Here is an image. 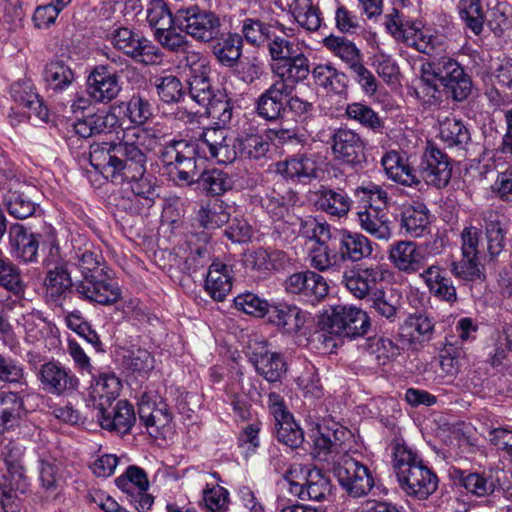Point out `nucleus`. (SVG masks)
Segmentation results:
<instances>
[{"label": "nucleus", "instance_id": "f257e3e1", "mask_svg": "<svg viewBox=\"0 0 512 512\" xmlns=\"http://www.w3.org/2000/svg\"><path fill=\"white\" fill-rule=\"evenodd\" d=\"M155 144L151 130L141 126L128 127L122 131L119 143L101 142L90 146L89 161L96 169H100V163L96 159L105 157L108 166H120L129 176L140 175L146 171L147 152Z\"/></svg>", "mask_w": 512, "mask_h": 512}, {"label": "nucleus", "instance_id": "f03ea898", "mask_svg": "<svg viewBox=\"0 0 512 512\" xmlns=\"http://www.w3.org/2000/svg\"><path fill=\"white\" fill-rule=\"evenodd\" d=\"M393 467L399 486L408 497L423 501L438 488L437 475L405 443L394 445Z\"/></svg>", "mask_w": 512, "mask_h": 512}, {"label": "nucleus", "instance_id": "7ed1b4c3", "mask_svg": "<svg viewBox=\"0 0 512 512\" xmlns=\"http://www.w3.org/2000/svg\"><path fill=\"white\" fill-rule=\"evenodd\" d=\"M285 34H275L267 44L271 57V71L277 79L300 83L310 74V62L303 43Z\"/></svg>", "mask_w": 512, "mask_h": 512}, {"label": "nucleus", "instance_id": "20e7f679", "mask_svg": "<svg viewBox=\"0 0 512 512\" xmlns=\"http://www.w3.org/2000/svg\"><path fill=\"white\" fill-rule=\"evenodd\" d=\"M0 191L11 216L26 219L34 214L36 205L31 194L35 187L4 154H0Z\"/></svg>", "mask_w": 512, "mask_h": 512}, {"label": "nucleus", "instance_id": "39448f33", "mask_svg": "<svg viewBox=\"0 0 512 512\" xmlns=\"http://www.w3.org/2000/svg\"><path fill=\"white\" fill-rule=\"evenodd\" d=\"M78 267L82 279L75 288L81 298L101 305H112L120 300V287L115 281L106 278L97 255L90 251L84 252L79 258Z\"/></svg>", "mask_w": 512, "mask_h": 512}, {"label": "nucleus", "instance_id": "423d86ee", "mask_svg": "<svg viewBox=\"0 0 512 512\" xmlns=\"http://www.w3.org/2000/svg\"><path fill=\"white\" fill-rule=\"evenodd\" d=\"M99 157L96 159L100 163V169L97 170L105 179L115 184L127 182L130 185L132 197L128 199V206L125 208L132 214H142L148 211L158 197L156 189L152 181L145 176V171L135 177H130L132 173L126 175V171L120 166H108L104 159Z\"/></svg>", "mask_w": 512, "mask_h": 512}, {"label": "nucleus", "instance_id": "0eeeda50", "mask_svg": "<svg viewBox=\"0 0 512 512\" xmlns=\"http://www.w3.org/2000/svg\"><path fill=\"white\" fill-rule=\"evenodd\" d=\"M322 44L334 57L341 60L366 93L376 92L377 80L364 65V55L353 41L331 34L323 39Z\"/></svg>", "mask_w": 512, "mask_h": 512}, {"label": "nucleus", "instance_id": "6e6552de", "mask_svg": "<svg viewBox=\"0 0 512 512\" xmlns=\"http://www.w3.org/2000/svg\"><path fill=\"white\" fill-rule=\"evenodd\" d=\"M320 326L323 332L319 339L326 342L332 341V337H327L325 332L349 338L362 336L368 331L370 320L367 313L359 308L337 305L329 314L322 316Z\"/></svg>", "mask_w": 512, "mask_h": 512}, {"label": "nucleus", "instance_id": "1a4fd4ad", "mask_svg": "<svg viewBox=\"0 0 512 512\" xmlns=\"http://www.w3.org/2000/svg\"><path fill=\"white\" fill-rule=\"evenodd\" d=\"M196 148L186 140L171 141L164 146L160 160L178 185H190L197 180Z\"/></svg>", "mask_w": 512, "mask_h": 512}, {"label": "nucleus", "instance_id": "9d476101", "mask_svg": "<svg viewBox=\"0 0 512 512\" xmlns=\"http://www.w3.org/2000/svg\"><path fill=\"white\" fill-rule=\"evenodd\" d=\"M176 25L181 32L201 43L214 42L221 37L220 17L215 12L197 5L178 9Z\"/></svg>", "mask_w": 512, "mask_h": 512}, {"label": "nucleus", "instance_id": "9b49d317", "mask_svg": "<svg viewBox=\"0 0 512 512\" xmlns=\"http://www.w3.org/2000/svg\"><path fill=\"white\" fill-rule=\"evenodd\" d=\"M385 18L386 29L396 41L404 43L423 54L433 52L436 38L423 31L420 21L410 19L396 9L386 15Z\"/></svg>", "mask_w": 512, "mask_h": 512}, {"label": "nucleus", "instance_id": "f8f14e48", "mask_svg": "<svg viewBox=\"0 0 512 512\" xmlns=\"http://www.w3.org/2000/svg\"><path fill=\"white\" fill-rule=\"evenodd\" d=\"M4 465L9 474L8 495L1 499L4 512H17L19 505L16 502L17 493L24 494L30 485L24 465V449L18 445H9L4 458Z\"/></svg>", "mask_w": 512, "mask_h": 512}, {"label": "nucleus", "instance_id": "ddd939ff", "mask_svg": "<svg viewBox=\"0 0 512 512\" xmlns=\"http://www.w3.org/2000/svg\"><path fill=\"white\" fill-rule=\"evenodd\" d=\"M334 474L342 488L354 498L367 495L374 486L369 468L349 455L341 457L336 463Z\"/></svg>", "mask_w": 512, "mask_h": 512}, {"label": "nucleus", "instance_id": "4468645a", "mask_svg": "<svg viewBox=\"0 0 512 512\" xmlns=\"http://www.w3.org/2000/svg\"><path fill=\"white\" fill-rule=\"evenodd\" d=\"M432 76L437 79L453 100L461 102L471 93L472 81L463 67L450 57H441L433 65Z\"/></svg>", "mask_w": 512, "mask_h": 512}, {"label": "nucleus", "instance_id": "2eb2a0df", "mask_svg": "<svg viewBox=\"0 0 512 512\" xmlns=\"http://www.w3.org/2000/svg\"><path fill=\"white\" fill-rule=\"evenodd\" d=\"M113 46L133 60L146 64H156L160 61L159 49L145 37L139 36L129 28L121 27L111 34Z\"/></svg>", "mask_w": 512, "mask_h": 512}, {"label": "nucleus", "instance_id": "dca6fc26", "mask_svg": "<svg viewBox=\"0 0 512 512\" xmlns=\"http://www.w3.org/2000/svg\"><path fill=\"white\" fill-rule=\"evenodd\" d=\"M249 357L257 373L268 382H277L287 371V364L280 353L268 350L265 340H251L248 345Z\"/></svg>", "mask_w": 512, "mask_h": 512}, {"label": "nucleus", "instance_id": "f3484780", "mask_svg": "<svg viewBox=\"0 0 512 512\" xmlns=\"http://www.w3.org/2000/svg\"><path fill=\"white\" fill-rule=\"evenodd\" d=\"M297 83L276 79L256 100L257 114L267 120L275 121L283 117L286 110V98L290 96Z\"/></svg>", "mask_w": 512, "mask_h": 512}, {"label": "nucleus", "instance_id": "a211bd4d", "mask_svg": "<svg viewBox=\"0 0 512 512\" xmlns=\"http://www.w3.org/2000/svg\"><path fill=\"white\" fill-rule=\"evenodd\" d=\"M419 174L428 185L438 188L447 186L452 175L449 157L436 146L429 144L422 155Z\"/></svg>", "mask_w": 512, "mask_h": 512}, {"label": "nucleus", "instance_id": "6ab92c4d", "mask_svg": "<svg viewBox=\"0 0 512 512\" xmlns=\"http://www.w3.org/2000/svg\"><path fill=\"white\" fill-rule=\"evenodd\" d=\"M198 148L203 152L207 149L210 157L219 163H232L240 156L238 137L229 138L227 131L220 128L205 129L198 139Z\"/></svg>", "mask_w": 512, "mask_h": 512}, {"label": "nucleus", "instance_id": "aec40b11", "mask_svg": "<svg viewBox=\"0 0 512 512\" xmlns=\"http://www.w3.org/2000/svg\"><path fill=\"white\" fill-rule=\"evenodd\" d=\"M38 377L43 390L53 395H70L79 385L75 374L59 362L50 361L43 364Z\"/></svg>", "mask_w": 512, "mask_h": 512}, {"label": "nucleus", "instance_id": "412c9836", "mask_svg": "<svg viewBox=\"0 0 512 512\" xmlns=\"http://www.w3.org/2000/svg\"><path fill=\"white\" fill-rule=\"evenodd\" d=\"M140 422L153 438H165L171 431L172 416L163 402L156 404L149 396L143 395L138 404Z\"/></svg>", "mask_w": 512, "mask_h": 512}, {"label": "nucleus", "instance_id": "4be33fe9", "mask_svg": "<svg viewBox=\"0 0 512 512\" xmlns=\"http://www.w3.org/2000/svg\"><path fill=\"white\" fill-rule=\"evenodd\" d=\"M269 399L272 402L270 411L275 419V433L278 441L291 449L299 448L304 441L302 429L286 410L277 394L271 393Z\"/></svg>", "mask_w": 512, "mask_h": 512}, {"label": "nucleus", "instance_id": "5701e85b", "mask_svg": "<svg viewBox=\"0 0 512 512\" xmlns=\"http://www.w3.org/2000/svg\"><path fill=\"white\" fill-rule=\"evenodd\" d=\"M331 149L336 159L356 165L364 156L365 142L354 130L339 128L331 136Z\"/></svg>", "mask_w": 512, "mask_h": 512}, {"label": "nucleus", "instance_id": "b1692460", "mask_svg": "<svg viewBox=\"0 0 512 512\" xmlns=\"http://www.w3.org/2000/svg\"><path fill=\"white\" fill-rule=\"evenodd\" d=\"M382 278L379 266H358L343 273L342 283L355 298L365 299L376 290L377 284Z\"/></svg>", "mask_w": 512, "mask_h": 512}, {"label": "nucleus", "instance_id": "393cba45", "mask_svg": "<svg viewBox=\"0 0 512 512\" xmlns=\"http://www.w3.org/2000/svg\"><path fill=\"white\" fill-rule=\"evenodd\" d=\"M285 482L289 486L290 493L302 500L321 501L330 495L332 489L329 477L319 469L309 470L304 484L288 478H285Z\"/></svg>", "mask_w": 512, "mask_h": 512}, {"label": "nucleus", "instance_id": "a878e982", "mask_svg": "<svg viewBox=\"0 0 512 512\" xmlns=\"http://www.w3.org/2000/svg\"><path fill=\"white\" fill-rule=\"evenodd\" d=\"M389 259L399 271L414 274L424 265L421 249L412 241H397L390 246Z\"/></svg>", "mask_w": 512, "mask_h": 512}, {"label": "nucleus", "instance_id": "bb28decb", "mask_svg": "<svg viewBox=\"0 0 512 512\" xmlns=\"http://www.w3.org/2000/svg\"><path fill=\"white\" fill-rule=\"evenodd\" d=\"M356 215L360 228L366 233L379 240L387 241L391 238L392 222L386 210L370 203Z\"/></svg>", "mask_w": 512, "mask_h": 512}, {"label": "nucleus", "instance_id": "cd10ccee", "mask_svg": "<svg viewBox=\"0 0 512 512\" xmlns=\"http://www.w3.org/2000/svg\"><path fill=\"white\" fill-rule=\"evenodd\" d=\"M98 421L103 429L127 434L136 421L134 408L125 400L117 402L115 407L97 412Z\"/></svg>", "mask_w": 512, "mask_h": 512}, {"label": "nucleus", "instance_id": "c85d7f7f", "mask_svg": "<svg viewBox=\"0 0 512 512\" xmlns=\"http://www.w3.org/2000/svg\"><path fill=\"white\" fill-rule=\"evenodd\" d=\"M121 86L116 74L104 68L95 69L87 79V93L96 102L108 103L115 99Z\"/></svg>", "mask_w": 512, "mask_h": 512}, {"label": "nucleus", "instance_id": "c756f323", "mask_svg": "<svg viewBox=\"0 0 512 512\" xmlns=\"http://www.w3.org/2000/svg\"><path fill=\"white\" fill-rule=\"evenodd\" d=\"M11 254L14 258L25 263L37 260L39 239L38 235L29 232L24 226L14 224L9 229Z\"/></svg>", "mask_w": 512, "mask_h": 512}, {"label": "nucleus", "instance_id": "7c9ffc66", "mask_svg": "<svg viewBox=\"0 0 512 512\" xmlns=\"http://www.w3.org/2000/svg\"><path fill=\"white\" fill-rule=\"evenodd\" d=\"M314 205L331 216L341 218L350 211L352 200L343 190L321 187L314 192Z\"/></svg>", "mask_w": 512, "mask_h": 512}, {"label": "nucleus", "instance_id": "2f4dec72", "mask_svg": "<svg viewBox=\"0 0 512 512\" xmlns=\"http://www.w3.org/2000/svg\"><path fill=\"white\" fill-rule=\"evenodd\" d=\"M121 382L114 374H101L91 385L89 396L97 411L110 408L119 396Z\"/></svg>", "mask_w": 512, "mask_h": 512}, {"label": "nucleus", "instance_id": "473e14b6", "mask_svg": "<svg viewBox=\"0 0 512 512\" xmlns=\"http://www.w3.org/2000/svg\"><path fill=\"white\" fill-rule=\"evenodd\" d=\"M275 173L285 179L303 181L316 177V162L307 154H298L274 165Z\"/></svg>", "mask_w": 512, "mask_h": 512}, {"label": "nucleus", "instance_id": "72a5a7b5", "mask_svg": "<svg viewBox=\"0 0 512 512\" xmlns=\"http://www.w3.org/2000/svg\"><path fill=\"white\" fill-rule=\"evenodd\" d=\"M389 179L404 186H417L420 179L415 170L396 151L387 152L381 160Z\"/></svg>", "mask_w": 512, "mask_h": 512}, {"label": "nucleus", "instance_id": "f704fd0d", "mask_svg": "<svg viewBox=\"0 0 512 512\" xmlns=\"http://www.w3.org/2000/svg\"><path fill=\"white\" fill-rule=\"evenodd\" d=\"M232 269L226 264L214 262L210 265L205 290L216 301H223L232 289Z\"/></svg>", "mask_w": 512, "mask_h": 512}, {"label": "nucleus", "instance_id": "c9c22d12", "mask_svg": "<svg viewBox=\"0 0 512 512\" xmlns=\"http://www.w3.org/2000/svg\"><path fill=\"white\" fill-rule=\"evenodd\" d=\"M298 199L295 191L285 188L284 183H276L272 191L262 199V206L273 219L279 220Z\"/></svg>", "mask_w": 512, "mask_h": 512}, {"label": "nucleus", "instance_id": "e433bc0d", "mask_svg": "<svg viewBox=\"0 0 512 512\" xmlns=\"http://www.w3.org/2000/svg\"><path fill=\"white\" fill-rule=\"evenodd\" d=\"M241 31L248 43L260 46L265 42L268 43L275 36L276 31L286 35V31H293V29L287 28L279 22L268 24L259 19L246 18L242 22Z\"/></svg>", "mask_w": 512, "mask_h": 512}, {"label": "nucleus", "instance_id": "4c0bfd02", "mask_svg": "<svg viewBox=\"0 0 512 512\" xmlns=\"http://www.w3.org/2000/svg\"><path fill=\"white\" fill-rule=\"evenodd\" d=\"M72 287L70 274L65 265H57L45 278L46 301L60 306Z\"/></svg>", "mask_w": 512, "mask_h": 512}, {"label": "nucleus", "instance_id": "58836bf2", "mask_svg": "<svg viewBox=\"0 0 512 512\" xmlns=\"http://www.w3.org/2000/svg\"><path fill=\"white\" fill-rule=\"evenodd\" d=\"M269 321L287 334H296L304 326L307 314L296 306H273Z\"/></svg>", "mask_w": 512, "mask_h": 512}, {"label": "nucleus", "instance_id": "ea45409f", "mask_svg": "<svg viewBox=\"0 0 512 512\" xmlns=\"http://www.w3.org/2000/svg\"><path fill=\"white\" fill-rule=\"evenodd\" d=\"M372 250L370 240L364 235L346 230L340 232L339 253L342 259L357 262L369 257Z\"/></svg>", "mask_w": 512, "mask_h": 512}, {"label": "nucleus", "instance_id": "a19ab883", "mask_svg": "<svg viewBox=\"0 0 512 512\" xmlns=\"http://www.w3.org/2000/svg\"><path fill=\"white\" fill-rule=\"evenodd\" d=\"M43 79L48 89L60 93L73 84L75 74L63 60L54 59L45 65Z\"/></svg>", "mask_w": 512, "mask_h": 512}, {"label": "nucleus", "instance_id": "79ce46f5", "mask_svg": "<svg viewBox=\"0 0 512 512\" xmlns=\"http://www.w3.org/2000/svg\"><path fill=\"white\" fill-rule=\"evenodd\" d=\"M487 250L491 257L498 256L505 247L507 228L501 217L493 210L483 213Z\"/></svg>", "mask_w": 512, "mask_h": 512}, {"label": "nucleus", "instance_id": "37998d69", "mask_svg": "<svg viewBox=\"0 0 512 512\" xmlns=\"http://www.w3.org/2000/svg\"><path fill=\"white\" fill-rule=\"evenodd\" d=\"M213 53L217 60L224 66L232 67L242 55L243 40L237 33H224L214 40Z\"/></svg>", "mask_w": 512, "mask_h": 512}, {"label": "nucleus", "instance_id": "c03bdc74", "mask_svg": "<svg viewBox=\"0 0 512 512\" xmlns=\"http://www.w3.org/2000/svg\"><path fill=\"white\" fill-rule=\"evenodd\" d=\"M0 287L17 298H24L27 290L20 268L0 251Z\"/></svg>", "mask_w": 512, "mask_h": 512}, {"label": "nucleus", "instance_id": "a18cd8bd", "mask_svg": "<svg viewBox=\"0 0 512 512\" xmlns=\"http://www.w3.org/2000/svg\"><path fill=\"white\" fill-rule=\"evenodd\" d=\"M289 12L305 30L314 32L321 26L320 11L312 0H285Z\"/></svg>", "mask_w": 512, "mask_h": 512}, {"label": "nucleus", "instance_id": "49530a36", "mask_svg": "<svg viewBox=\"0 0 512 512\" xmlns=\"http://www.w3.org/2000/svg\"><path fill=\"white\" fill-rule=\"evenodd\" d=\"M429 212L423 203L415 202L404 207L401 214V226L414 237L424 234L429 225Z\"/></svg>", "mask_w": 512, "mask_h": 512}, {"label": "nucleus", "instance_id": "de8ad7c7", "mask_svg": "<svg viewBox=\"0 0 512 512\" xmlns=\"http://www.w3.org/2000/svg\"><path fill=\"white\" fill-rule=\"evenodd\" d=\"M230 212L223 201L215 199L203 204L197 212L196 220L207 230L220 228L229 222Z\"/></svg>", "mask_w": 512, "mask_h": 512}, {"label": "nucleus", "instance_id": "09e8293b", "mask_svg": "<svg viewBox=\"0 0 512 512\" xmlns=\"http://www.w3.org/2000/svg\"><path fill=\"white\" fill-rule=\"evenodd\" d=\"M11 96L23 107L31 111L41 120L48 118V109L43 105L38 94L33 91L32 84L28 81L17 82L11 86Z\"/></svg>", "mask_w": 512, "mask_h": 512}, {"label": "nucleus", "instance_id": "8fccbe9b", "mask_svg": "<svg viewBox=\"0 0 512 512\" xmlns=\"http://www.w3.org/2000/svg\"><path fill=\"white\" fill-rule=\"evenodd\" d=\"M434 323L423 314H412L402 326V335L411 343H423L432 339Z\"/></svg>", "mask_w": 512, "mask_h": 512}, {"label": "nucleus", "instance_id": "3c124183", "mask_svg": "<svg viewBox=\"0 0 512 512\" xmlns=\"http://www.w3.org/2000/svg\"><path fill=\"white\" fill-rule=\"evenodd\" d=\"M310 73L315 83L327 91L340 94L346 89V75L332 65L318 64L310 70Z\"/></svg>", "mask_w": 512, "mask_h": 512}, {"label": "nucleus", "instance_id": "603ef678", "mask_svg": "<svg viewBox=\"0 0 512 512\" xmlns=\"http://www.w3.org/2000/svg\"><path fill=\"white\" fill-rule=\"evenodd\" d=\"M439 137L448 147L459 149L465 148L471 139L467 127L456 118H446L440 123Z\"/></svg>", "mask_w": 512, "mask_h": 512}, {"label": "nucleus", "instance_id": "864d4df0", "mask_svg": "<svg viewBox=\"0 0 512 512\" xmlns=\"http://www.w3.org/2000/svg\"><path fill=\"white\" fill-rule=\"evenodd\" d=\"M22 410L23 400L18 394H0V433L18 424Z\"/></svg>", "mask_w": 512, "mask_h": 512}, {"label": "nucleus", "instance_id": "5fc2aeb1", "mask_svg": "<svg viewBox=\"0 0 512 512\" xmlns=\"http://www.w3.org/2000/svg\"><path fill=\"white\" fill-rule=\"evenodd\" d=\"M238 149L241 157L258 160L268 153L270 143L265 136L249 132L238 136Z\"/></svg>", "mask_w": 512, "mask_h": 512}, {"label": "nucleus", "instance_id": "6e6d98bb", "mask_svg": "<svg viewBox=\"0 0 512 512\" xmlns=\"http://www.w3.org/2000/svg\"><path fill=\"white\" fill-rule=\"evenodd\" d=\"M457 9L466 27L475 35H479L483 30L485 21V12L481 0H459Z\"/></svg>", "mask_w": 512, "mask_h": 512}, {"label": "nucleus", "instance_id": "4d7b16f0", "mask_svg": "<svg viewBox=\"0 0 512 512\" xmlns=\"http://www.w3.org/2000/svg\"><path fill=\"white\" fill-rule=\"evenodd\" d=\"M434 79L432 73L424 72L413 85V95L424 107L437 106L441 102V91Z\"/></svg>", "mask_w": 512, "mask_h": 512}, {"label": "nucleus", "instance_id": "13d9d810", "mask_svg": "<svg viewBox=\"0 0 512 512\" xmlns=\"http://www.w3.org/2000/svg\"><path fill=\"white\" fill-rule=\"evenodd\" d=\"M460 484L468 493L477 497L490 495L495 490V481L491 473H462L460 476Z\"/></svg>", "mask_w": 512, "mask_h": 512}, {"label": "nucleus", "instance_id": "bf43d9fd", "mask_svg": "<svg viewBox=\"0 0 512 512\" xmlns=\"http://www.w3.org/2000/svg\"><path fill=\"white\" fill-rule=\"evenodd\" d=\"M196 182L208 194L219 196L225 193L230 187L231 182L226 173L218 169L203 171Z\"/></svg>", "mask_w": 512, "mask_h": 512}, {"label": "nucleus", "instance_id": "052dcab7", "mask_svg": "<svg viewBox=\"0 0 512 512\" xmlns=\"http://www.w3.org/2000/svg\"><path fill=\"white\" fill-rule=\"evenodd\" d=\"M346 115L349 119L360 123L362 126L378 132L383 128V122L378 114L369 106L362 103L347 105Z\"/></svg>", "mask_w": 512, "mask_h": 512}, {"label": "nucleus", "instance_id": "680f3d73", "mask_svg": "<svg viewBox=\"0 0 512 512\" xmlns=\"http://www.w3.org/2000/svg\"><path fill=\"white\" fill-rule=\"evenodd\" d=\"M115 482L119 489L128 494H133L136 489L146 492L149 487L145 471L137 466H129L126 473L116 478Z\"/></svg>", "mask_w": 512, "mask_h": 512}, {"label": "nucleus", "instance_id": "e2e57ef3", "mask_svg": "<svg viewBox=\"0 0 512 512\" xmlns=\"http://www.w3.org/2000/svg\"><path fill=\"white\" fill-rule=\"evenodd\" d=\"M155 86L158 96L165 103L179 102L184 97L183 85L174 75L157 78Z\"/></svg>", "mask_w": 512, "mask_h": 512}, {"label": "nucleus", "instance_id": "0e129e2a", "mask_svg": "<svg viewBox=\"0 0 512 512\" xmlns=\"http://www.w3.org/2000/svg\"><path fill=\"white\" fill-rule=\"evenodd\" d=\"M234 305L238 310L256 317H263L266 314L269 315L273 307L270 306L266 300L250 292L235 297Z\"/></svg>", "mask_w": 512, "mask_h": 512}, {"label": "nucleus", "instance_id": "69168bd1", "mask_svg": "<svg viewBox=\"0 0 512 512\" xmlns=\"http://www.w3.org/2000/svg\"><path fill=\"white\" fill-rule=\"evenodd\" d=\"M39 479L42 488L46 491L54 492L58 489L62 482L60 468L55 459L39 460Z\"/></svg>", "mask_w": 512, "mask_h": 512}, {"label": "nucleus", "instance_id": "338daca9", "mask_svg": "<svg viewBox=\"0 0 512 512\" xmlns=\"http://www.w3.org/2000/svg\"><path fill=\"white\" fill-rule=\"evenodd\" d=\"M464 356L465 352L461 347L447 343L440 354V368L443 373L449 377L455 376Z\"/></svg>", "mask_w": 512, "mask_h": 512}, {"label": "nucleus", "instance_id": "774afa93", "mask_svg": "<svg viewBox=\"0 0 512 512\" xmlns=\"http://www.w3.org/2000/svg\"><path fill=\"white\" fill-rule=\"evenodd\" d=\"M203 500L210 512H226L230 504L228 490L219 485L204 489Z\"/></svg>", "mask_w": 512, "mask_h": 512}]
</instances>
